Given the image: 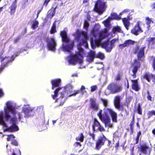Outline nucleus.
Instances as JSON below:
<instances>
[{"label": "nucleus", "instance_id": "obj_1", "mask_svg": "<svg viewBox=\"0 0 155 155\" xmlns=\"http://www.w3.org/2000/svg\"><path fill=\"white\" fill-rule=\"evenodd\" d=\"M91 37L90 43L92 48L94 49L97 46L101 45V47L104 48L107 52H110L112 48L114 47V43L118 39H114L111 41H107L101 44V41L106 37L105 33H100L98 31L94 29L91 32Z\"/></svg>", "mask_w": 155, "mask_h": 155}, {"label": "nucleus", "instance_id": "obj_45", "mask_svg": "<svg viewBox=\"0 0 155 155\" xmlns=\"http://www.w3.org/2000/svg\"><path fill=\"white\" fill-rule=\"evenodd\" d=\"M105 127H112L113 125L110 124V122H108V123L105 124Z\"/></svg>", "mask_w": 155, "mask_h": 155}, {"label": "nucleus", "instance_id": "obj_63", "mask_svg": "<svg viewBox=\"0 0 155 155\" xmlns=\"http://www.w3.org/2000/svg\"><path fill=\"white\" fill-rule=\"evenodd\" d=\"M85 88V87L84 86H82L80 90H84Z\"/></svg>", "mask_w": 155, "mask_h": 155}, {"label": "nucleus", "instance_id": "obj_18", "mask_svg": "<svg viewBox=\"0 0 155 155\" xmlns=\"http://www.w3.org/2000/svg\"><path fill=\"white\" fill-rule=\"evenodd\" d=\"M6 107L8 110L11 112L12 114L14 115L16 114V112L15 107L11 105L9 102H7Z\"/></svg>", "mask_w": 155, "mask_h": 155}, {"label": "nucleus", "instance_id": "obj_40", "mask_svg": "<svg viewBox=\"0 0 155 155\" xmlns=\"http://www.w3.org/2000/svg\"><path fill=\"white\" fill-rule=\"evenodd\" d=\"M8 66V65H7V64L3 63L2 65V66L0 68V73L3 70L4 68Z\"/></svg>", "mask_w": 155, "mask_h": 155}, {"label": "nucleus", "instance_id": "obj_51", "mask_svg": "<svg viewBox=\"0 0 155 155\" xmlns=\"http://www.w3.org/2000/svg\"><path fill=\"white\" fill-rule=\"evenodd\" d=\"M149 114L150 115H155V111L152 110L150 111L149 113Z\"/></svg>", "mask_w": 155, "mask_h": 155}, {"label": "nucleus", "instance_id": "obj_46", "mask_svg": "<svg viewBox=\"0 0 155 155\" xmlns=\"http://www.w3.org/2000/svg\"><path fill=\"white\" fill-rule=\"evenodd\" d=\"M97 87L96 86L94 85V86H92L91 87V92H93L94 91L96 90L97 89Z\"/></svg>", "mask_w": 155, "mask_h": 155}, {"label": "nucleus", "instance_id": "obj_26", "mask_svg": "<svg viewBox=\"0 0 155 155\" xmlns=\"http://www.w3.org/2000/svg\"><path fill=\"white\" fill-rule=\"evenodd\" d=\"M86 91L85 90H78L74 91L73 92L71 93V94L68 95V97H71L72 96H75L79 92H80L82 94H83Z\"/></svg>", "mask_w": 155, "mask_h": 155}, {"label": "nucleus", "instance_id": "obj_44", "mask_svg": "<svg viewBox=\"0 0 155 155\" xmlns=\"http://www.w3.org/2000/svg\"><path fill=\"white\" fill-rule=\"evenodd\" d=\"M102 110H100V112H99V113L98 114V116H99V118L101 120L102 117H103L104 116H105V115H102Z\"/></svg>", "mask_w": 155, "mask_h": 155}, {"label": "nucleus", "instance_id": "obj_59", "mask_svg": "<svg viewBox=\"0 0 155 155\" xmlns=\"http://www.w3.org/2000/svg\"><path fill=\"white\" fill-rule=\"evenodd\" d=\"M141 134V133L140 132H139L137 134V137L138 139H139L140 137Z\"/></svg>", "mask_w": 155, "mask_h": 155}, {"label": "nucleus", "instance_id": "obj_50", "mask_svg": "<svg viewBox=\"0 0 155 155\" xmlns=\"http://www.w3.org/2000/svg\"><path fill=\"white\" fill-rule=\"evenodd\" d=\"M128 12H129V10L128 9H125L120 14V15H121L124 13H127Z\"/></svg>", "mask_w": 155, "mask_h": 155}, {"label": "nucleus", "instance_id": "obj_25", "mask_svg": "<svg viewBox=\"0 0 155 155\" xmlns=\"http://www.w3.org/2000/svg\"><path fill=\"white\" fill-rule=\"evenodd\" d=\"M6 121L4 120V117L2 113L0 114V125L3 126L5 127H7V125L5 123Z\"/></svg>", "mask_w": 155, "mask_h": 155}, {"label": "nucleus", "instance_id": "obj_22", "mask_svg": "<svg viewBox=\"0 0 155 155\" xmlns=\"http://www.w3.org/2000/svg\"><path fill=\"white\" fill-rule=\"evenodd\" d=\"M131 81L133 83L132 84V89L136 91H138L140 88L138 87L137 81L131 80Z\"/></svg>", "mask_w": 155, "mask_h": 155}, {"label": "nucleus", "instance_id": "obj_17", "mask_svg": "<svg viewBox=\"0 0 155 155\" xmlns=\"http://www.w3.org/2000/svg\"><path fill=\"white\" fill-rule=\"evenodd\" d=\"M16 3L17 0H15L9 7L10 9V13L11 15H13L15 12L17 8Z\"/></svg>", "mask_w": 155, "mask_h": 155}, {"label": "nucleus", "instance_id": "obj_19", "mask_svg": "<svg viewBox=\"0 0 155 155\" xmlns=\"http://www.w3.org/2000/svg\"><path fill=\"white\" fill-rule=\"evenodd\" d=\"M142 32V31L138 24L136 25L134 28L131 30V32L136 35H138L139 33Z\"/></svg>", "mask_w": 155, "mask_h": 155}, {"label": "nucleus", "instance_id": "obj_12", "mask_svg": "<svg viewBox=\"0 0 155 155\" xmlns=\"http://www.w3.org/2000/svg\"><path fill=\"white\" fill-rule=\"evenodd\" d=\"M107 140L106 138L103 134L102 137H101L97 140L96 143V148L99 150L101 147L104 145L105 141Z\"/></svg>", "mask_w": 155, "mask_h": 155}, {"label": "nucleus", "instance_id": "obj_28", "mask_svg": "<svg viewBox=\"0 0 155 155\" xmlns=\"http://www.w3.org/2000/svg\"><path fill=\"white\" fill-rule=\"evenodd\" d=\"M122 21L124 26L126 28V29L127 30H128V27L130 25V22L127 19L124 18L122 19Z\"/></svg>", "mask_w": 155, "mask_h": 155}, {"label": "nucleus", "instance_id": "obj_7", "mask_svg": "<svg viewBox=\"0 0 155 155\" xmlns=\"http://www.w3.org/2000/svg\"><path fill=\"white\" fill-rule=\"evenodd\" d=\"M59 34L61 38L62 42L61 49L64 52H68V35L67 31L65 29L61 31Z\"/></svg>", "mask_w": 155, "mask_h": 155}, {"label": "nucleus", "instance_id": "obj_15", "mask_svg": "<svg viewBox=\"0 0 155 155\" xmlns=\"http://www.w3.org/2000/svg\"><path fill=\"white\" fill-rule=\"evenodd\" d=\"M91 107L94 110H97L98 107V104L97 103L96 99L94 98L90 99Z\"/></svg>", "mask_w": 155, "mask_h": 155}, {"label": "nucleus", "instance_id": "obj_62", "mask_svg": "<svg viewBox=\"0 0 155 155\" xmlns=\"http://www.w3.org/2000/svg\"><path fill=\"white\" fill-rule=\"evenodd\" d=\"M55 10H54L53 11V13L51 15V18H52L55 15Z\"/></svg>", "mask_w": 155, "mask_h": 155}, {"label": "nucleus", "instance_id": "obj_38", "mask_svg": "<svg viewBox=\"0 0 155 155\" xmlns=\"http://www.w3.org/2000/svg\"><path fill=\"white\" fill-rule=\"evenodd\" d=\"M5 131H8L10 132L16 131L11 126L5 129Z\"/></svg>", "mask_w": 155, "mask_h": 155}, {"label": "nucleus", "instance_id": "obj_32", "mask_svg": "<svg viewBox=\"0 0 155 155\" xmlns=\"http://www.w3.org/2000/svg\"><path fill=\"white\" fill-rule=\"evenodd\" d=\"M7 140L8 141H12L15 137L12 134L7 135Z\"/></svg>", "mask_w": 155, "mask_h": 155}, {"label": "nucleus", "instance_id": "obj_29", "mask_svg": "<svg viewBox=\"0 0 155 155\" xmlns=\"http://www.w3.org/2000/svg\"><path fill=\"white\" fill-rule=\"evenodd\" d=\"M146 41L148 43V44L150 45L155 44V37H150L146 38Z\"/></svg>", "mask_w": 155, "mask_h": 155}, {"label": "nucleus", "instance_id": "obj_37", "mask_svg": "<svg viewBox=\"0 0 155 155\" xmlns=\"http://www.w3.org/2000/svg\"><path fill=\"white\" fill-rule=\"evenodd\" d=\"M64 88V91L63 92H61V97L62 98H63L64 95L65 94L66 92V91H67L66 88H67V85L65 86L64 87H63Z\"/></svg>", "mask_w": 155, "mask_h": 155}, {"label": "nucleus", "instance_id": "obj_42", "mask_svg": "<svg viewBox=\"0 0 155 155\" xmlns=\"http://www.w3.org/2000/svg\"><path fill=\"white\" fill-rule=\"evenodd\" d=\"M12 155H21V152L19 149H18L16 153L13 152L12 153Z\"/></svg>", "mask_w": 155, "mask_h": 155}, {"label": "nucleus", "instance_id": "obj_61", "mask_svg": "<svg viewBox=\"0 0 155 155\" xmlns=\"http://www.w3.org/2000/svg\"><path fill=\"white\" fill-rule=\"evenodd\" d=\"M73 88V86H72L71 85V84H68V90H70V89H72Z\"/></svg>", "mask_w": 155, "mask_h": 155}, {"label": "nucleus", "instance_id": "obj_21", "mask_svg": "<svg viewBox=\"0 0 155 155\" xmlns=\"http://www.w3.org/2000/svg\"><path fill=\"white\" fill-rule=\"evenodd\" d=\"M95 57V52L94 51H91L89 53V56L87 60L90 62L92 61Z\"/></svg>", "mask_w": 155, "mask_h": 155}, {"label": "nucleus", "instance_id": "obj_35", "mask_svg": "<svg viewBox=\"0 0 155 155\" xmlns=\"http://www.w3.org/2000/svg\"><path fill=\"white\" fill-rule=\"evenodd\" d=\"M112 17L115 19H117V20H120L121 19V17L119 16L117 14L115 13H114L111 14Z\"/></svg>", "mask_w": 155, "mask_h": 155}, {"label": "nucleus", "instance_id": "obj_2", "mask_svg": "<svg viewBox=\"0 0 155 155\" xmlns=\"http://www.w3.org/2000/svg\"><path fill=\"white\" fill-rule=\"evenodd\" d=\"M145 47L140 48L138 46H137L134 50V53L137 54L138 60L135 59L134 63L133 64V68L132 69L133 76H135L136 74L138 71V68L140 66V63L138 61V60H142V58L144 55V50Z\"/></svg>", "mask_w": 155, "mask_h": 155}, {"label": "nucleus", "instance_id": "obj_31", "mask_svg": "<svg viewBox=\"0 0 155 155\" xmlns=\"http://www.w3.org/2000/svg\"><path fill=\"white\" fill-rule=\"evenodd\" d=\"M146 24L148 25V28L149 29V28L150 26V25H154V22L151 20L149 18H146Z\"/></svg>", "mask_w": 155, "mask_h": 155}, {"label": "nucleus", "instance_id": "obj_36", "mask_svg": "<svg viewBox=\"0 0 155 155\" xmlns=\"http://www.w3.org/2000/svg\"><path fill=\"white\" fill-rule=\"evenodd\" d=\"M84 138V136L82 134H81L80 135L78 136V137L76 138V140H79L80 141L82 142L83 141Z\"/></svg>", "mask_w": 155, "mask_h": 155}, {"label": "nucleus", "instance_id": "obj_48", "mask_svg": "<svg viewBox=\"0 0 155 155\" xmlns=\"http://www.w3.org/2000/svg\"><path fill=\"white\" fill-rule=\"evenodd\" d=\"M98 56L101 59H103L104 58V55L102 53H99L98 54Z\"/></svg>", "mask_w": 155, "mask_h": 155}, {"label": "nucleus", "instance_id": "obj_14", "mask_svg": "<svg viewBox=\"0 0 155 155\" xmlns=\"http://www.w3.org/2000/svg\"><path fill=\"white\" fill-rule=\"evenodd\" d=\"M141 151L144 154L149 155L151 149L146 144L142 145L140 146Z\"/></svg>", "mask_w": 155, "mask_h": 155}, {"label": "nucleus", "instance_id": "obj_27", "mask_svg": "<svg viewBox=\"0 0 155 155\" xmlns=\"http://www.w3.org/2000/svg\"><path fill=\"white\" fill-rule=\"evenodd\" d=\"M100 124L99 123L97 120H95L94 124L93 125V128L94 131L99 130L100 127Z\"/></svg>", "mask_w": 155, "mask_h": 155}, {"label": "nucleus", "instance_id": "obj_39", "mask_svg": "<svg viewBox=\"0 0 155 155\" xmlns=\"http://www.w3.org/2000/svg\"><path fill=\"white\" fill-rule=\"evenodd\" d=\"M110 19L109 18L104 22V25L106 27H108L109 25Z\"/></svg>", "mask_w": 155, "mask_h": 155}, {"label": "nucleus", "instance_id": "obj_56", "mask_svg": "<svg viewBox=\"0 0 155 155\" xmlns=\"http://www.w3.org/2000/svg\"><path fill=\"white\" fill-rule=\"evenodd\" d=\"M90 135L92 137L93 140H94L95 139V135L94 134H90Z\"/></svg>", "mask_w": 155, "mask_h": 155}, {"label": "nucleus", "instance_id": "obj_41", "mask_svg": "<svg viewBox=\"0 0 155 155\" xmlns=\"http://www.w3.org/2000/svg\"><path fill=\"white\" fill-rule=\"evenodd\" d=\"M11 143L13 145L16 146H18V143L17 141L15 139L12 140Z\"/></svg>", "mask_w": 155, "mask_h": 155}, {"label": "nucleus", "instance_id": "obj_5", "mask_svg": "<svg viewBox=\"0 0 155 155\" xmlns=\"http://www.w3.org/2000/svg\"><path fill=\"white\" fill-rule=\"evenodd\" d=\"M104 113H105V116H104L101 120L104 122L105 124L108 122H110V118L107 115L108 113H109L111 116L112 120L113 122H117V114L111 109L109 108L105 109Z\"/></svg>", "mask_w": 155, "mask_h": 155}, {"label": "nucleus", "instance_id": "obj_57", "mask_svg": "<svg viewBox=\"0 0 155 155\" xmlns=\"http://www.w3.org/2000/svg\"><path fill=\"white\" fill-rule=\"evenodd\" d=\"M153 67L154 69H155V58H153Z\"/></svg>", "mask_w": 155, "mask_h": 155}, {"label": "nucleus", "instance_id": "obj_24", "mask_svg": "<svg viewBox=\"0 0 155 155\" xmlns=\"http://www.w3.org/2000/svg\"><path fill=\"white\" fill-rule=\"evenodd\" d=\"M24 113L25 114L26 117H29L30 115V113L31 112L32 109L29 107H25L23 109Z\"/></svg>", "mask_w": 155, "mask_h": 155}, {"label": "nucleus", "instance_id": "obj_9", "mask_svg": "<svg viewBox=\"0 0 155 155\" xmlns=\"http://www.w3.org/2000/svg\"><path fill=\"white\" fill-rule=\"evenodd\" d=\"M106 8L105 2L104 0H98L96 2L94 10L99 14H102L105 11Z\"/></svg>", "mask_w": 155, "mask_h": 155}, {"label": "nucleus", "instance_id": "obj_33", "mask_svg": "<svg viewBox=\"0 0 155 155\" xmlns=\"http://www.w3.org/2000/svg\"><path fill=\"white\" fill-rule=\"evenodd\" d=\"M39 23L38 21H35L33 22L31 28L33 29H35L38 27Z\"/></svg>", "mask_w": 155, "mask_h": 155}, {"label": "nucleus", "instance_id": "obj_8", "mask_svg": "<svg viewBox=\"0 0 155 155\" xmlns=\"http://www.w3.org/2000/svg\"><path fill=\"white\" fill-rule=\"evenodd\" d=\"M122 90V87L118 84L112 83L109 85L105 91V94L108 95L110 93L114 94L121 91Z\"/></svg>", "mask_w": 155, "mask_h": 155}, {"label": "nucleus", "instance_id": "obj_23", "mask_svg": "<svg viewBox=\"0 0 155 155\" xmlns=\"http://www.w3.org/2000/svg\"><path fill=\"white\" fill-rule=\"evenodd\" d=\"M57 21H55L52 24L50 31V34H54L57 32V30H56V23Z\"/></svg>", "mask_w": 155, "mask_h": 155}, {"label": "nucleus", "instance_id": "obj_6", "mask_svg": "<svg viewBox=\"0 0 155 155\" xmlns=\"http://www.w3.org/2000/svg\"><path fill=\"white\" fill-rule=\"evenodd\" d=\"M5 115L4 118L5 120L8 121L9 120L10 122L12 124L11 126L15 131H17L18 130V128L16 124L17 122V118L15 116H14L13 117H11L9 114V111L7 109L4 108Z\"/></svg>", "mask_w": 155, "mask_h": 155}, {"label": "nucleus", "instance_id": "obj_16", "mask_svg": "<svg viewBox=\"0 0 155 155\" xmlns=\"http://www.w3.org/2000/svg\"><path fill=\"white\" fill-rule=\"evenodd\" d=\"M15 57L13 55H12L11 57L9 56L6 57L5 56L4 57L3 56H2L1 57V62H2L4 61L5 60H6V62H4V64H7V65H8V64L10 62H11L13 60H14L15 59Z\"/></svg>", "mask_w": 155, "mask_h": 155}, {"label": "nucleus", "instance_id": "obj_30", "mask_svg": "<svg viewBox=\"0 0 155 155\" xmlns=\"http://www.w3.org/2000/svg\"><path fill=\"white\" fill-rule=\"evenodd\" d=\"M112 30L113 33L114 34H116L118 32L121 33L122 32L121 28L118 26L114 27Z\"/></svg>", "mask_w": 155, "mask_h": 155}, {"label": "nucleus", "instance_id": "obj_43", "mask_svg": "<svg viewBox=\"0 0 155 155\" xmlns=\"http://www.w3.org/2000/svg\"><path fill=\"white\" fill-rule=\"evenodd\" d=\"M89 25V23H88V22L87 21H84V28L85 29H86L88 27Z\"/></svg>", "mask_w": 155, "mask_h": 155}, {"label": "nucleus", "instance_id": "obj_53", "mask_svg": "<svg viewBox=\"0 0 155 155\" xmlns=\"http://www.w3.org/2000/svg\"><path fill=\"white\" fill-rule=\"evenodd\" d=\"M99 130L101 131H104L105 130L104 128L103 127H101V125H100V127Z\"/></svg>", "mask_w": 155, "mask_h": 155}, {"label": "nucleus", "instance_id": "obj_4", "mask_svg": "<svg viewBox=\"0 0 155 155\" xmlns=\"http://www.w3.org/2000/svg\"><path fill=\"white\" fill-rule=\"evenodd\" d=\"M61 80L59 78L52 79L51 81V83L52 85L51 89L52 90H54L56 88L54 92V94L51 95L53 99L55 100V102H57L59 100V98H56L58 95L59 91L63 88L59 86L61 84Z\"/></svg>", "mask_w": 155, "mask_h": 155}, {"label": "nucleus", "instance_id": "obj_58", "mask_svg": "<svg viewBox=\"0 0 155 155\" xmlns=\"http://www.w3.org/2000/svg\"><path fill=\"white\" fill-rule=\"evenodd\" d=\"M138 111L139 114H142L141 111V110L140 108L139 107H138Z\"/></svg>", "mask_w": 155, "mask_h": 155}, {"label": "nucleus", "instance_id": "obj_11", "mask_svg": "<svg viewBox=\"0 0 155 155\" xmlns=\"http://www.w3.org/2000/svg\"><path fill=\"white\" fill-rule=\"evenodd\" d=\"M47 45L49 50L54 51L55 50L56 44L54 38H51L48 39L47 40Z\"/></svg>", "mask_w": 155, "mask_h": 155}, {"label": "nucleus", "instance_id": "obj_34", "mask_svg": "<svg viewBox=\"0 0 155 155\" xmlns=\"http://www.w3.org/2000/svg\"><path fill=\"white\" fill-rule=\"evenodd\" d=\"M74 45V43L73 41H70L68 39V54L70 51V50H71L73 48Z\"/></svg>", "mask_w": 155, "mask_h": 155}, {"label": "nucleus", "instance_id": "obj_20", "mask_svg": "<svg viewBox=\"0 0 155 155\" xmlns=\"http://www.w3.org/2000/svg\"><path fill=\"white\" fill-rule=\"evenodd\" d=\"M120 97L119 96H116L114 100V105L115 107L119 109L120 107Z\"/></svg>", "mask_w": 155, "mask_h": 155}, {"label": "nucleus", "instance_id": "obj_60", "mask_svg": "<svg viewBox=\"0 0 155 155\" xmlns=\"http://www.w3.org/2000/svg\"><path fill=\"white\" fill-rule=\"evenodd\" d=\"M71 76L72 77H77L78 76V74L77 73H75V74H72L71 75Z\"/></svg>", "mask_w": 155, "mask_h": 155}, {"label": "nucleus", "instance_id": "obj_13", "mask_svg": "<svg viewBox=\"0 0 155 155\" xmlns=\"http://www.w3.org/2000/svg\"><path fill=\"white\" fill-rule=\"evenodd\" d=\"M135 43V41H134L131 40H127L125 41L124 43L120 45H119V47L120 49H122L124 48L133 45Z\"/></svg>", "mask_w": 155, "mask_h": 155}, {"label": "nucleus", "instance_id": "obj_64", "mask_svg": "<svg viewBox=\"0 0 155 155\" xmlns=\"http://www.w3.org/2000/svg\"><path fill=\"white\" fill-rule=\"evenodd\" d=\"M43 8V6H42L41 9L40 10H39V11H38V12L40 13L41 12V11L42 10Z\"/></svg>", "mask_w": 155, "mask_h": 155}, {"label": "nucleus", "instance_id": "obj_3", "mask_svg": "<svg viewBox=\"0 0 155 155\" xmlns=\"http://www.w3.org/2000/svg\"><path fill=\"white\" fill-rule=\"evenodd\" d=\"M78 51L76 53L75 55L72 56L70 60V63L74 65L78 63L81 65L79 67V68H82L84 67L81 64L83 62V58L84 54V51L83 49L80 46H78Z\"/></svg>", "mask_w": 155, "mask_h": 155}, {"label": "nucleus", "instance_id": "obj_10", "mask_svg": "<svg viewBox=\"0 0 155 155\" xmlns=\"http://www.w3.org/2000/svg\"><path fill=\"white\" fill-rule=\"evenodd\" d=\"M81 37L82 38V40L81 42L78 45V46H80L81 47V46H83L85 47L86 48H88V45L87 43V40L88 39V37L87 36V33L86 32L82 31L81 32V35L80 37ZM77 48H78V47H77ZM78 51H78H76L75 54L72 55L71 54V53H70V54H71L70 58L69 60V62L70 63V60H71V57L73 55H75L76 54V53Z\"/></svg>", "mask_w": 155, "mask_h": 155}, {"label": "nucleus", "instance_id": "obj_55", "mask_svg": "<svg viewBox=\"0 0 155 155\" xmlns=\"http://www.w3.org/2000/svg\"><path fill=\"white\" fill-rule=\"evenodd\" d=\"M18 119L20 120L22 118V115L20 113H19L18 114Z\"/></svg>", "mask_w": 155, "mask_h": 155}, {"label": "nucleus", "instance_id": "obj_52", "mask_svg": "<svg viewBox=\"0 0 155 155\" xmlns=\"http://www.w3.org/2000/svg\"><path fill=\"white\" fill-rule=\"evenodd\" d=\"M74 145L75 146L78 147L79 146L80 147H81V144L79 142H76L74 144Z\"/></svg>", "mask_w": 155, "mask_h": 155}, {"label": "nucleus", "instance_id": "obj_49", "mask_svg": "<svg viewBox=\"0 0 155 155\" xmlns=\"http://www.w3.org/2000/svg\"><path fill=\"white\" fill-rule=\"evenodd\" d=\"M147 98L150 101H152V97H151V96L150 95V93H149V91H147Z\"/></svg>", "mask_w": 155, "mask_h": 155}, {"label": "nucleus", "instance_id": "obj_54", "mask_svg": "<svg viewBox=\"0 0 155 155\" xmlns=\"http://www.w3.org/2000/svg\"><path fill=\"white\" fill-rule=\"evenodd\" d=\"M3 95V93L1 89H0V97H2Z\"/></svg>", "mask_w": 155, "mask_h": 155}, {"label": "nucleus", "instance_id": "obj_47", "mask_svg": "<svg viewBox=\"0 0 155 155\" xmlns=\"http://www.w3.org/2000/svg\"><path fill=\"white\" fill-rule=\"evenodd\" d=\"M50 0H45L43 4V5H45L46 7L48 5V3Z\"/></svg>", "mask_w": 155, "mask_h": 155}]
</instances>
